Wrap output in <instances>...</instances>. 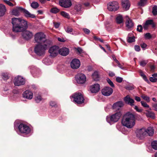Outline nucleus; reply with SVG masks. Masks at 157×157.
Instances as JSON below:
<instances>
[{
  "mask_svg": "<svg viewBox=\"0 0 157 157\" xmlns=\"http://www.w3.org/2000/svg\"><path fill=\"white\" fill-rule=\"evenodd\" d=\"M13 30L15 32H23L22 34L24 39L26 40L31 39L33 34L32 32L25 30L28 28L27 22L21 18H13L12 19Z\"/></svg>",
  "mask_w": 157,
  "mask_h": 157,
  "instance_id": "f257e3e1",
  "label": "nucleus"
},
{
  "mask_svg": "<svg viewBox=\"0 0 157 157\" xmlns=\"http://www.w3.org/2000/svg\"><path fill=\"white\" fill-rule=\"evenodd\" d=\"M136 119L135 116L132 113L128 112L126 113L122 120V124L128 128H131L135 125Z\"/></svg>",
  "mask_w": 157,
  "mask_h": 157,
  "instance_id": "f03ea898",
  "label": "nucleus"
},
{
  "mask_svg": "<svg viewBox=\"0 0 157 157\" xmlns=\"http://www.w3.org/2000/svg\"><path fill=\"white\" fill-rule=\"evenodd\" d=\"M51 44H49L48 41L45 42L44 44H38L35 47L34 52L39 56L44 55L45 51L49 47Z\"/></svg>",
  "mask_w": 157,
  "mask_h": 157,
  "instance_id": "7ed1b4c3",
  "label": "nucleus"
},
{
  "mask_svg": "<svg viewBox=\"0 0 157 157\" xmlns=\"http://www.w3.org/2000/svg\"><path fill=\"white\" fill-rule=\"evenodd\" d=\"M45 35L42 32L36 33L34 35V40L38 44H44L45 42L48 41L49 44H51V42L45 38Z\"/></svg>",
  "mask_w": 157,
  "mask_h": 157,
  "instance_id": "20e7f679",
  "label": "nucleus"
},
{
  "mask_svg": "<svg viewBox=\"0 0 157 157\" xmlns=\"http://www.w3.org/2000/svg\"><path fill=\"white\" fill-rule=\"evenodd\" d=\"M18 133L19 134L25 136L29 134L31 132V129L25 124H21L18 126Z\"/></svg>",
  "mask_w": 157,
  "mask_h": 157,
  "instance_id": "39448f33",
  "label": "nucleus"
},
{
  "mask_svg": "<svg viewBox=\"0 0 157 157\" xmlns=\"http://www.w3.org/2000/svg\"><path fill=\"white\" fill-rule=\"evenodd\" d=\"M122 114L120 112H117L112 115L110 117L107 116L106 119L107 122L111 124L110 122H117L121 116Z\"/></svg>",
  "mask_w": 157,
  "mask_h": 157,
  "instance_id": "423d86ee",
  "label": "nucleus"
},
{
  "mask_svg": "<svg viewBox=\"0 0 157 157\" xmlns=\"http://www.w3.org/2000/svg\"><path fill=\"white\" fill-rule=\"evenodd\" d=\"M72 97L74 101L77 104H80L84 102V99L80 93H75L72 96Z\"/></svg>",
  "mask_w": 157,
  "mask_h": 157,
  "instance_id": "0eeeda50",
  "label": "nucleus"
},
{
  "mask_svg": "<svg viewBox=\"0 0 157 157\" xmlns=\"http://www.w3.org/2000/svg\"><path fill=\"white\" fill-rule=\"evenodd\" d=\"M146 128H142L137 129L136 131L137 136L140 139H143L146 136Z\"/></svg>",
  "mask_w": 157,
  "mask_h": 157,
  "instance_id": "6e6552de",
  "label": "nucleus"
},
{
  "mask_svg": "<svg viewBox=\"0 0 157 157\" xmlns=\"http://www.w3.org/2000/svg\"><path fill=\"white\" fill-rule=\"evenodd\" d=\"M107 9L110 11H115L119 8L118 3L117 2H109L107 5Z\"/></svg>",
  "mask_w": 157,
  "mask_h": 157,
  "instance_id": "1a4fd4ad",
  "label": "nucleus"
},
{
  "mask_svg": "<svg viewBox=\"0 0 157 157\" xmlns=\"http://www.w3.org/2000/svg\"><path fill=\"white\" fill-rule=\"evenodd\" d=\"M59 48L58 46H53L49 48V52L51 56L55 57L59 53Z\"/></svg>",
  "mask_w": 157,
  "mask_h": 157,
  "instance_id": "9d476101",
  "label": "nucleus"
},
{
  "mask_svg": "<svg viewBox=\"0 0 157 157\" xmlns=\"http://www.w3.org/2000/svg\"><path fill=\"white\" fill-rule=\"evenodd\" d=\"M77 82L79 84H83L86 81V78L85 75L82 73H78L75 76Z\"/></svg>",
  "mask_w": 157,
  "mask_h": 157,
  "instance_id": "9b49d317",
  "label": "nucleus"
},
{
  "mask_svg": "<svg viewBox=\"0 0 157 157\" xmlns=\"http://www.w3.org/2000/svg\"><path fill=\"white\" fill-rule=\"evenodd\" d=\"M25 83V81L22 77L18 76L15 77L14 80V83L15 86H19L24 85Z\"/></svg>",
  "mask_w": 157,
  "mask_h": 157,
  "instance_id": "f8f14e48",
  "label": "nucleus"
},
{
  "mask_svg": "<svg viewBox=\"0 0 157 157\" xmlns=\"http://www.w3.org/2000/svg\"><path fill=\"white\" fill-rule=\"evenodd\" d=\"M59 4L61 6L65 8H69L72 5L70 0H59Z\"/></svg>",
  "mask_w": 157,
  "mask_h": 157,
  "instance_id": "ddd939ff",
  "label": "nucleus"
},
{
  "mask_svg": "<svg viewBox=\"0 0 157 157\" xmlns=\"http://www.w3.org/2000/svg\"><path fill=\"white\" fill-rule=\"evenodd\" d=\"M113 92V89L108 86L103 88L101 90L102 94L105 96H109L111 95Z\"/></svg>",
  "mask_w": 157,
  "mask_h": 157,
  "instance_id": "4468645a",
  "label": "nucleus"
},
{
  "mask_svg": "<svg viewBox=\"0 0 157 157\" xmlns=\"http://www.w3.org/2000/svg\"><path fill=\"white\" fill-rule=\"evenodd\" d=\"M80 65V61L78 59H73L71 63V67L74 69L78 68Z\"/></svg>",
  "mask_w": 157,
  "mask_h": 157,
  "instance_id": "2eb2a0df",
  "label": "nucleus"
},
{
  "mask_svg": "<svg viewBox=\"0 0 157 157\" xmlns=\"http://www.w3.org/2000/svg\"><path fill=\"white\" fill-rule=\"evenodd\" d=\"M22 96L24 98L31 100L33 98V93L31 91L26 90L23 92Z\"/></svg>",
  "mask_w": 157,
  "mask_h": 157,
  "instance_id": "dca6fc26",
  "label": "nucleus"
},
{
  "mask_svg": "<svg viewBox=\"0 0 157 157\" xmlns=\"http://www.w3.org/2000/svg\"><path fill=\"white\" fill-rule=\"evenodd\" d=\"M125 24L126 27L128 29H132L134 26V23L132 20L128 16H126Z\"/></svg>",
  "mask_w": 157,
  "mask_h": 157,
  "instance_id": "f3484780",
  "label": "nucleus"
},
{
  "mask_svg": "<svg viewBox=\"0 0 157 157\" xmlns=\"http://www.w3.org/2000/svg\"><path fill=\"white\" fill-rule=\"evenodd\" d=\"M19 10L22 11L24 13L25 16L27 17L35 18L36 16L35 15L31 14L28 11L22 8H19Z\"/></svg>",
  "mask_w": 157,
  "mask_h": 157,
  "instance_id": "a211bd4d",
  "label": "nucleus"
},
{
  "mask_svg": "<svg viewBox=\"0 0 157 157\" xmlns=\"http://www.w3.org/2000/svg\"><path fill=\"white\" fill-rule=\"evenodd\" d=\"M100 86L98 84H95L90 87V90L91 93H96L99 90Z\"/></svg>",
  "mask_w": 157,
  "mask_h": 157,
  "instance_id": "6ab92c4d",
  "label": "nucleus"
},
{
  "mask_svg": "<svg viewBox=\"0 0 157 157\" xmlns=\"http://www.w3.org/2000/svg\"><path fill=\"white\" fill-rule=\"evenodd\" d=\"M124 105V103L122 101H118L114 103L112 106L113 109H119Z\"/></svg>",
  "mask_w": 157,
  "mask_h": 157,
  "instance_id": "aec40b11",
  "label": "nucleus"
},
{
  "mask_svg": "<svg viewBox=\"0 0 157 157\" xmlns=\"http://www.w3.org/2000/svg\"><path fill=\"white\" fill-rule=\"evenodd\" d=\"M69 52V49L66 48H62L59 49V54L63 56H66Z\"/></svg>",
  "mask_w": 157,
  "mask_h": 157,
  "instance_id": "412c9836",
  "label": "nucleus"
},
{
  "mask_svg": "<svg viewBox=\"0 0 157 157\" xmlns=\"http://www.w3.org/2000/svg\"><path fill=\"white\" fill-rule=\"evenodd\" d=\"M122 5L124 9L127 10L130 7V3L128 0H122Z\"/></svg>",
  "mask_w": 157,
  "mask_h": 157,
  "instance_id": "4be33fe9",
  "label": "nucleus"
},
{
  "mask_svg": "<svg viewBox=\"0 0 157 157\" xmlns=\"http://www.w3.org/2000/svg\"><path fill=\"white\" fill-rule=\"evenodd\" d=\"M124 101L126 103L131 106L134 105V101L133 99L130 98L129 96L128 95L125 97L124 98Z\"/></svg>",
  "mask_w": 157,
  "mask_h": 157,
  "instance_id": "5701e85b",
  "label": "nucleus"
},
{
  "mask_svg": "<svg viewBox=\"0 0 157 157\" xmlns=\"http://www.w3.org/2000/svg\"><path fill=\"white\" fill-rule=\"evenodd\" d=\"M146 136H152L154 134V129L152 127H149L146 128Z\"/></svg>",
  "mask_w": 157,
  "mask_h": 157,
  "instance_id": "b1692460",
  "label": "nucleus"
},
{
  "mask_svg": "<svg viewBox=\"0 0 157 157\" xmlns=\"http://www.w3.org/2000/svg\"><path fill=\"white\" fill-rule=\"evenodd\" d=\"M128 42L131 43L135 41V37L132 33H129L127 38Z\"/></svg>",
  "mask_w": 157,
  "mask_h": 157,
  "instance_id": "393cba45",
  "label": "nucleus"
},
{
  "mask_svg": "<svg viewBox=\"0 0 157 157\" xmlns=\"http://www.w3.org/2000/svg\"><path fill=\"white\" fill-rule=\"evenodd\" d=\"M151 25L152 27L155 26V25L154 24L153 20H150L147 21L144 26V29H147L149 25Z\"/></svg>",
  "mask_w": 157,
  "mask_h": 157,
  "instance_id": "a878e982",
  "label": "nucleus"
},
{
  "mask_svg": "<svg viewBox=\"0 0 157 157\" xmlns=\"http://www.w3.org/2000/svg\"><path fill=\"white\" fill-rule=\"evenodd\" d=\"M6 11V9L5 5L2 4L0 5V17L2 16L5 14Z\"/></svg>",
  "mask_w": 157,
  "mask_h": 157,
  "instance_id": "bb28decb",
  "label": "nucleus"
},
{
  "mask_svg": "<svg viewBox=\"0 0 157 157\" xmlns=\"http://www.w3.org/2000/svg\"><path fill=\"white\" fill-rule=\"evenodd\" d=\"M65 30V31L71 34L72 35H76L79 34V32H76V33H71L73 31V29L71 28H70L68 27H67L64 28Z\"/></svg>",
  "mask_w": 157,
  "mask_h": 157,
  "instance_id": "cd10ccee",
  "label": "nucleus"
},
{
  "mask_svg": "<svg viewBox=\"0 0 157 157\" xmlns=\"http://www.w3.org/2000/svg\"><path fill=\"white\" fill-rule=\"evenodd\" d=\"M147 0H140L138 3V5L140 6H144L147 4Z\"/></svg>",
  "mask_w": 157,
  "mask_h": 157,
  "instance_id": "c85d7f7f",
  "label": "nucleus"
},
{
  "mask_svg": "<svg viewBox=\"0 0 157 157\" xmlns=\"http://www.w3.org/2000/svg\"><path fill=\"white\" fill-rule=\"evenodd\" d=\"M117 22L118 24H121L123 22V20L121 15H119L116 17Z\"/></svg>",
  "mask_w": 157,
  "mask_h": 157,
  "instance_id": "c756f323",
  "label": "nucleus"
},
{
  "mask_svg": "<svg viewBox=\"0 0 157 157\" xmlns=\"http://www.w3.org/2000/svg\"><path fill=\"white\" fill-rule=\"evenodd\" d=\"M146 114L147 117H151L152 118H154L155 117V114L151 111H147Z\"/></svg>",
  "mask_w": 157,
  "mask_h": 157,
  "instance_id": "7c9ffc66",
  "label": "nucleus"
},
{
  "mask_svg": "<svg viewBox=\"0 0 157 157\" xmlns=\"http://www.w3.org/2000/svg\"><path fill=\"white\" fill-rule=\"evenodd\" d=\"M43 99L40 95L36 96L35 98V100L36 102L39 103L40 101H42Z\"/></svg>",
  "mask_w": 157,
  "mask_h": 157,
  "instance_id": "2f4dec72",
  "label": "nucleus"
},
{
  "mask_svg": "<svg viewBox=\"0 0 157 157\" xmlns=\"http://www.w3.org/2000/svg\"><path fill=\"white\" fill-rule=\"evenodd\" d=\"M152 147L155 150H157V141L155 140L152 141L151 143Z\"/></svg>",
  "mask_w": 157,
  "mask_h": 157,
  "instance_id": "473e14b6",
  "label": "nucleus"
},
{
  "mask_svg": "<svg viewBox=\"0 0 157 157\" xmlns=\"http://www.w3.org/2000/svg\"><path fill=\"white\" fill-rule=\"evenodd\" d=\"M2 77L4 80H6L9 78V74L7 73H3L2 74Z\"/></svg>",
  "mask_w": 157,
  "mask_h": 157,
  "instance_id": "72a5a7b5",
  "label": "nucleus"
},
{
  "mask_svg": "<svg viewBox=\"0 0 157 157\" xmlns=\"http://www.w3.org/2000/svg\"><path fill=\"white\" fill-rule=\"evenodd\" d=\"M59 11V10L56 7L52 8L50 10V12L53 13H56Z\"/></svg>",
  "mask_w": 157,
  "mask_h": 157,
  "instance_id": "f704fd0d",
  "label": "nucleus"
},
{
  "mask_svg": "<svg viewBox=\"0 0 157 157\" xmlns=\"http://www.w3.org/2000/svg\"><path fill=\"white\" fill-rule=\"evenodd\" d=\"M92 77L93 79L94 80H98V78H99V75L98 72L96 71L94 72L92 74Z\"/></svg>",
  "mask_w": 157,
  "mask_h": 157,
  "instance_id": "c9c22d12",
  "label": "nucleus"
},
{
  "mask_svg": "<svg viewBox=\"0 0 157 157\" xmlns=\"http://www.w3.org/2000/svg\"><path fill=\"white\" fill-rule=\"evenodd\" d=\"M19 10H19V7L18 8V9L13 10L12 11V14L15 16H17L19 14Z\"/></svg>",
  "mask_w": 157,
  "mask_h": 157,
  "instance_id": "e433bc0d",
  "label": "nucleus"
},
{
  "mask_svg": "<svg viewBox=\"0 0 157 157\" xmlns=\"http://www.w3.org/2000/svg\"><path fill=\"white\" fill-rule=\"evenodd\" d=\"M31 6L34 9L37 8L39 6V4L36 2H33L31 4Z\"/></svg>",
  "mask_w": 157,
  "mask_h": 157,
  "instance_id": "4c0bfd02",
  "label": "nucleus"
},
{
  "mask_svg": "<svg viewBox=\"0 0 157 157\" xmlns=\"http://www.w3.org/2000/svg\"><path fill=\"white\" fill-rule=\"evenodd\" d=\"M82 8V6L80 4H77L75 6V9L77 11H79L81 10Z\"/></svg>",
  "mask_w": 157,
  "mask_h": 157,
  "instance_id": "58836bf2",
  "label": "nucleus"
},
{
  "mask_svg": "<svg viewBox=\"0 0 157 157\" xmlns=\"http://www.w3.org/2000/svg\"><path fill=\"white\" fill-rule=\"evenodd\" d=\"M61 14L63 17L67 18H69L70 17L69 14L64 11L61 12Z\"/></svg>",
  "mask_w": 157,
  "mask_h": 157,
  "instance_id": "ea45409f",
  "label": "nucleus"
},
{
  "mask_svg": "<svg viewBox=\"0 0 157 157\" xmlns=\"http://www.w3.org/2000/svg\"><path fill=\"white\" fill-rule=\"evenodd\" d=\"M152 13L153 15L155 16L157 14V6H155L152 8Z\"/></svg>",
  "mask_w": 157,
  "mask_h": 157,
  "instance_id": "a19ab883",
  "label": "nucleus"
},
{
  "mask_svg": "<svg viewBox=\"0 0 157 157\" xmlns=\"http://www.w3.org/2000/svg\"><path fill=\"white\" fill-rule=\"evenodd\" d=\"M141 97L147 102H149L150 101V98L146 95H143L141 96Z\"/></svg>",
  "mask_w": 157,
  "mask_h": 157,
  "instance_id": "79ce46f5",
  "label": "nucleus"
},
{
  "mask_svg": "<svg viewBox=\"0 0 157 157\" xmlns=\"http://www.w3.org/2000/svg\"><path fill=\"white\" fill-rule=\"evenodd\" d=\"M43 62L46 65H50L51 63V62L47 58H45L44 59Z\"/></svg>",
  "mask_w": 157,
  "mask_h": 157,
  "instance_id": "37998d69",
  "label": "nucleus"
},
{
  "mask_svg": "<svg viewBox=\"0 0 157 157\" xmlns=\"http://www.w3.org/2000/svg\"><path fill=\"white\" fill-rule=\"evenodd\" d=\"M109 85L112 87H114L115 86L114 85L113 82L109 78H107L106 79Z\"/></svg>",
  "mask_w": 157,
  "mask_h": 157,
  "instance_id": "c03bdc74",
  "label": "nucleus"
},
{
  "mask_svg": "<svg viewBox=\"0 0 157 157\" xmlns=\"http://www.w3.org/2000/svg\"><path fill=\"white\" fill-rule=\"evenodd\" d=\"M29 68L30 70L31 73H33L35 71V70H36L37 68L34 66H32L29 67Z\"/></svg>",
  "mask_w": 157,
  "mask_h": 157,
  "instance_id": "a18cd8bd",
  "label": "nucleus"
},
{
  "mask_svg": "<svg viewBox=\"0 0 157 157\" xmlns=\"http://www.w3.org/2000/svg\"><path fill=\"white\" fill-rule=\"evenodd\" d=\"M144 36L146 39H149L152 37V36L149 33H147L144 35Z\"/></svg>",
  "mask_w": 157,
  "mask_h": 157,
  "instance_id": "49530a36",
  "label": "nucleus"
},
{
  "mask_svg": "<svg viewBox=\"0 0 157 157\" xmlns=\"http://www.w3.org/2000/svg\"><path fill=\"white\" fill-rule=\"evenodd\" d=\"M141 105L143 107H145V108H149V105L145 102L144 101H141Z\"/></svg>",
  "mask_w": 157,
  "mask_h": 157,
  "instance_id": "de8ad7c7",
  "label": "nucleus"
},
{
  "mask_svg": "<svg viewBox=\"0 0 157 157\" xmlns=\"http://www.w3.org/2000/svg\"><path fill=\"white\" fill-rule=\"evenodd\" d=\"M123 80V78L120 77H117L116 78V81L118 83H121L122 82Z\"/></svg>",
  "mask_w": 157,
  "mask_h": 157,
  "instance_id": "09e8293b",
  "label": "nucleus"
},
{
  "mask_svg": "<svg viewBox=\"0 0 157 157\" xmlns=\"http://www.w3.org/2000/svg\"><path fill=\"white\" fill-rule=\"evenodd\" d=\"M147 61L146 60H142L140 62V65L143 67L147 63Z\"/></svg>",
  "mask_w": 157,
  "mask_h": 157,
  "instance_id": "8fccbe9b",
  "label": "nucleus"
},
{
  "mask_svg": "<svg viewBox=\"0 0 157 157\" xmlns=\"http://www.w3.org/2000/svg\"><path fill=\"white\" fill-rule=\"evenodd\" d=\"M3 1L5 3L10 6H13V4L9 1L3 0Z\"/></svg>",
  "mask_w": 157,
  "mask_h": 157,
  "instance_id": "3c124183",
  "label": "nucleus"
},
{
  "mask_svg": "<svg viewBox=\"0 0 157 157\" xmlns=\"http://www.w3.org/2000/svg\"><path fill=\"white\" fill-rule=\"evenodd\" d=\"M149 80L151 82H156L157 81V79L153 76L150 77Z\"/></svg>",
  "mask_w": 157,
  "mask_h": 157,
  "instance_id": "603ef678",
  "label": "nucleus"
},
{
  "mask_svg": "<svg viewBox=\"0 0 157 157\" xmlns=\"http://www.w3.org/2000/svg\"><path fill=\"white\" fill-rule=\"evenodd\" d=\"M143 29V27L141 25H139L137 26V30L139 32H141Z\"/></svg>",
  "mask_w": 157,
  "mask_h": 157,
  "instance_id": "864d4df0",
  "label": "nucleus"
},
{
  "mask_svg": "<svg viewBox=\"0 0 157 157\" xmlns=\"http://www.w3.org/2000/svg\"><path fill=\"white\" fill-rule=\"evenodd\" d=\"M125 88L126 90H131L134 89V87L131 86H125Z\"/></svg>",
  "mask_w": 157,
  "mask_h": 157,
  "instance_id": "5fc2aeb1",
  "label": "nucleus"
},
{
  "mask_svg": "<svg viewBox=\"0 0 157 157\" xmlns=\"http://www.w3.org/2000/svg\"><path fill=\"white\" fill-rule=\"evenodd\" d=\"M134 109L137 112H141L142 111V110L141 109L139 108L137 106H135L134 107Z\"/></svg>",
  "mask_w": 157,
  "mask_h": 157,
  "instance_id": "6e6d98bb",
  "label": "nucleus"
},
{
  "mask_svg": "<svg viewBox=\"0 0 157 157\" xmlns=\"http://www.w3.org/2000/svg\"><path fill=\"white\" fill-rule=\"evenodd\" d=\"M140 75L145 81H148L145 75L142 72H140Z\"/></svg>",
  "mask_w": 157,
  "mask_h": 157,
  "instance_id": "4d7b16f0",
  "label": "nucleus"
},
{
  "mask_svg": "<svg viewBox=\"0 0 157 157\" xmlns=\"http://www.w3.org/2000/svg\"><path fill=\"white\" fill-rule=\"evenodd\" d=\"M83 30L84 32L86 34H88L90 33V31L87 29L84 28L83 29Z\"/></svg>",
  "mask_w": 157,
  "mask_h": 157,
  "instance_id": "13d9d810",
  "label": "nucleus"
},
{
  "mask_svg": "<svg viewBox=\"0 0 157 157\" xmlns=\"http://www.w3.org/2000/svg\"><path fill=\"white\" fill-rule=\"evenodd\" d=\"M152 106L154 108V110L157 111V103H153L152 104Z\"/></svg>",
  "mask_w": 157,
  "mask_h": 157,
  "instance_id": "bf43d9fd",
  "label": "nucleus"
},
{
  "mask_svg": "<svg viewBox=\"0 0 157 157\" xmlns=\"http://www.w3.org/2000/svg\"><path fill=\"white\" fill-rule=\"evenodd\" d=\"M134 48H135V50L137 52H139L140 50V48L139 46H138V45L135 46Z\"/></svg>",
  "mask_w": 157,
  "mask_h": 157,
  "instance_id": "052dcab7",
  "label": "nucleus"
},
{
  "mask_svg": "<svg viewBox=\"0 0 157 157\" xmlns=\"http://www.w3.org/2000/svg\"><path fill=\"white\" fill-rule=\"evenodd\" d=\"M57 39L60 42H65V40L63 37H58Z\"/></svg>",
  "mask_w": 157,
  "mask_h": 157,
  "instance_id": "680f3d73",
  "label": "nucleus"
},
{
  "mask_svg": "<svg viewBox=\"0 0 157 157\" xmlns=\"http://www.w3.org/2000/svg\"><path fill=\"white\" fill-rule=\"evenodd\" d=\"M141 47L144 49V50L147 47V44L144 43H143L140 44Z\"/></svg>",
  "mask_w": 157,
  "mask_h": 157,
  "instance_id": "e2e57ef3",
  "label": "nucleus"
},
{
  "mask_svg": "<svg viewBox=\"0 0 157 157\" xmlns=\"http://www.w3.org/2000/svg\"><path fill=\"white\" fill-rule=\"evenodd\" d=\"M53 24L54 25V26L56 28H58L59 27L60 24L59 23L54 22Z\"/></svg>",
  "mask_w": 157,
  "mask_h": 157,
  "instance_id": "0e129e2a",
  "label": "nucleus"
},
{
  "mask_svg": "<svg viewBox=\"0 0 157 157\" xmlns=\"http://www.w3.org/2000/svg\"><path fill=\"white\" fill-rule=\"evenodd\" d=\"M50 105L52 107H55L56 105V103L54 101H51L50 103Z\"/></svg>",
  "mask_w": 157,
  "mask_h": 157,
  "instance_id": "69168bd1",
  "label": "nucleus"
},
{
  "mask_svg": "<svg viewBox=\"0 0 157 157\" xmlns=\"http://www.w3.org/2000/svg\"><path fill=\"white\" fill-rule=\"evenodd\" d=\"M109 76L112 77H113L115 75L114 73H113V72L111 71H109Z\"/></svg>",
  "mask_w": 157,
  "mask_h": 157,
  "instance_id": "338daca9",
  "label": "nucleus"
},
{
  "mask_svg": "<svg viewBox=\"0 0 157 157\" xmlns=\"http://www.w3.org/2000/svg\"><path fill=\"white\" fill-rule=\"evenodd\" d=\"M135 99L137 101H140L141 100L140 98L137 96H136Z\"/></svg>",
  "mask_w": 157,
  "mask_h": 157,
  "instance_id": "774afa93",
  "label": "nucleus"
}]
</instances>
